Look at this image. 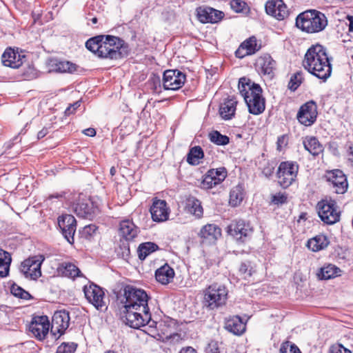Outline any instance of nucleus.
<instances>
[{
  "label": "nucleus",
  "mask_w": 353,
  "mask_h": 353,
  "mask_svg": "<svg viewBox=\"0 0 353 353\" xmlns=\"http://www.w3.org/2000/svg\"><path fill=\"white\" fill-rule=\"evenodd\" d=\"M123 305L122 319L126 325L134 329L148 325L155 327L157 323L152 319L148 307L149 296L146 292L131 285H125L117 294Z\"/></svg>",
  "instance_id": "f257e3e1"
},
{
  "label": "nucleus",
  "mask_w": 353,
  "mask_h": 353,
  "mask_svg": "<svg viewBox=\"0 0 353 353\" xmlns=\"http://www.w3.org/2000/svg\"><path fill=\"white\" fill-rule=\"evenodd\" d=\"M85 47L103 59L117 60L128 54V44L121 38L109 34H100L90 38L85 42Z\"/></svg>",
  "instance_id": "f03ea898"
},
{
  "label": "nucleus",
  "mask_w": 353,
  "mask_h": 353,
  "mask_svg": "<svg viewBox=\"0 0 353 353\" xmlns=\"http://www.w3.org/2000/svg\"><path fill=\"white\" fill-rule=\"evenodd\" d=\"M303 65L310 74L325 81L332 74V65L326 48L316 44L306 52Z\"/></svg>",
  "instance_id": "7ed1b4c3"
},
{
  "label": "nucleus",
  "mask_w": 353,
  "mask_h": 353,
  "mask_svg": "<svg viewBox=\"0 0 353 353\" xmlns=\"http://www.w3.org/2000/svg\"><path fill=\"white\" fill-rule=\"evenodd\" d=\"M238 88L250 114L258 115L263 112L265 109V101L262 96V88L259 84L242 77L239 81Z\"/></svg>",
  "instance_id": "20e7f679"
},
{
  "label": "nucleus",
  "mask_w": 353,
  "mask_h": 353,
  "mask_svg": "<svg viewBox=\"0 0 353 353\" xmlns=\"http://www.w3.org/2000/svg\"><path fill=\"white\" fill-rule=\"evenodd\" d=\"M327 25L325 15L317 10H311L299 14L296 19L298 28L308 33L319 32Z\"/></svg>",
  "instance_id": "39448f33"
},
{
  "label": "nucleus",
  "mask_w": 353,
  "mask_h": 353,
  "mask_svg": "<svg viewBox=\"0 0 353 353\" xmlns=\"http://www.w3.org/2000/svg\"><path fill=\"white\" fill-rule=\"evenodd\" d=\"M228 291L222 284L213 283L203 291V305L208 310H215L225 304Z\"/></svg>",
  "instance_id": "423d86ee"
},
{
  "label": "nucleus",
  "mask_w": 353,
  "mask_h": 353,
  "mask_svg": "<svg viewBox=\"0 0 353 353\" xmlns=\"http://www.w3.org/2000/svg\"><path fill=\"white\" fill-rule=\"evenodd\" d=\"M316 210L321 220L326 224L332 225L340 220V211L336 202L332 199H323L318 202Z\"/></svg>",
  "instance_id": "0eeeda50"
},
{
  "label": "nucleus",
  "mask_w": 353,
  "mask_h": 353,
  "mask_svg": "<svg viewBox=\"0 0 353 353\" xmlns=\"http://www.w3.org/2000/svg\"><path fill=\"white\" fill-rule=\"evenodd\" d=\"M299 165L294 161H283L276 172L278 181L283 188L289 187L296 179Z\"/></svg>",
  "instance_id": "6e6552de"
},
{
  "label": "nucleus",
  "mask_w": 353,
  "mask_h": 353,
  "mask_svg": "<svg viewBox=\"0 0 353 353\" xmlns=\"http://www.w3.org/2000/svg\"><path fill=\"white\" fill-rule=\"evenodd\" d=\"M43 261L42 255L30 256L21 263L20 272L26 279L37 280L41 276V267Z\"/></svg>",
  "instance_id": "1a4fd4ad"
},
{
  "label": "nucleus",
  "mask_w": 353,
  "mask_h": 353,
  "mask_svg": "<svg viewBox=\"0 0 353 353\" xmlns=\"http://www.w3.org/2000/svg\"><path fill=\"white\" fill-rule=\"evenodd\" d=\"M228 232L237 241L245 242L252 235L253 228L243 220L232 222L228 228Z\"/></svg>",
  "instance_id": "9d476101"
},
{
  "label": "nucleus",
  "mask_w": 353,
  "mask_h": 353,
  "mask_svg": "<svg viewBox=\"0 0 353 353\" xmlns=\"http://www.w3.org/2000/svg\"><path fill=\"white\" fill-rule=\"evenodd\" d=\"M317 115V105L315 101L311 100L300 107L296 119L301 124L310 126L316 121Z\"/></svg>",
  "instance_id": "9b49d317"
},
{
  "label": "nucleus",
  "mask_w": 353,
  "mask_h": 353,
  "mask_svg": "<svg viewBox=\"0 0 353 353\" xmlns=\"http://www.w3.org/2000/svg\"><path fill=\"white\" fill-rule=\"evenodd\" d=\"M185 74L179 70H167L163 72L162 83L165 90H176L183 86Z\"/></svg>",
  "instance_id": "f8f14e48"
},
{
  "label": "nucleus",
  "mask_w": 353,
  "mask_h": 353,
  "mask_svg": "<svg viewBox=\"0 0 353 353\" xmlns=\"http://www.w3.org/2000/svg\"><path fill=\"white\" fill-rule=\"evenodd\" d=\"M69 312L65 310H59L54 313L52 319L50 334L55 339L64 334L70 324Z\"/></svg>",
  "instance_id": "ddd939ff"
},
{
  "label": "nucleus",
  "mask_w": 353,
  "mask_h": 353,
  "mask_svg": "<svg viewBox=\"0 0 353 353\" xmlns=\"http://www.w3.org/2000/svg\"><path fill=\"white\" fill-rule=\"evenodd\" d=\"M74 210L79 217L93 219L99 212L97 205L90 199L87 198H79L74 205Z\"/></svg>",
  "instance_id": "4468645a"
},
{
  "label": "nucleus",
  "mask_w": 353,
  "mask_h": 353,
  "mask_svg": "<svg viewBox=\"0 0 353 353\" xmlns=\"http://www.w3.org/2000/svg\"><path fill=\"white\" fill-rule=\"evenodd\" d=\"M83 290L86 299L97 310H102L103 307H105V293L101 288L92 283L89 286L85 285Z\"/></svg>",
  "instance_id": "2eb2a0df"
},
{
  "label": "nucleus",
  "mask_w": 353,
  "mask_h": 353,
  "mask_svg": "<svg viewBox=\"0 0 353 353\" xmlns=\"http://www.w3.org/2000/svg\"><path fill=\"white\" fill-rule=\"evenodd\" d=\"M58 226L64 238L70 243H74L77 229V221L71 214H63L58 218Z\"/></svg>",
  "instance_id": "dca6fc26"
},
{
  "label": "nucleus",
  "mask_w": 353,
  "mask_h": 353,
  "mask_svg": "<svg viewBox=\"0 0 353 353\" xmlns=\"http://www.w3.org/2000/svg\"><path fill=\"white\" fill-rule=\"evenodd\" d=\"M50 321L47 316H34L30 323L29 330L39 340H43L49 332Z\"/></svg>",
  "instance_id": "f3484780"
},
{
  "label": "nucleus",
  "mask_w": 353,
  "mask_h": 353,
  "mask_svg": "<svg viewBox=\"0 0 353 353\" xmlns=\"http://www.w3.org/2000/svg\"><path fill=\"white\" fill-rule=\"evenodd\" d=\"M196 12L198 20L203 23H215L224 17L223 12L205 6L198 7Z\"/></svg>",
  "instance_id": "a211bd4d"
},
{
  "label": "nucleus",
  "mask_w": 353,
  "mask_h": 353,
  "mask_svg": "<svg viewBox=\"0 0 353 353\" xmlns=\"http://www.w3.org/2000/svg\"><path fill=\"white\" fill-rule=\"evenodd\" d=\"M329 181L336 194H343L347 190V181L345 175L340 170L330 171L327 175Z\"/></svg>",
  "instance_id": "6ab92c4d"
},
{
  "label": "nucleus",
  "mask_w": 353,
  "mask_h": 353,
  "mask_svg": "<svg viewBox=\"0 0 353 353\" xmlns=\"http://www.w3.org/2000/svg\"><path fill=\"white\" fill-rule=\"evenodd\" d=\"M150 212L152 220L155 222H163L168 219L169 208L167 206L166 201L164 200L154 198Z\"/></svg>",
  "instance_id": "aec40b11"
},
{
  "label": "nucleus",
  "mask_w": 353,
  "mask_h": 353,
  "mask_svg": "<svg viewBox=\"0 0 353 353\" xmlns=\"http://www.w3.org/2000/svg\"><path fill=\"white\" fill-rule=\"evenodd\" d=\"M265 11L278 20H283L288 15V10L283 0H269L265 3Z\"/></svg>",
  "instance_id": "412c9836"
},
{
  "label": "nucleus",
  "mask_w": 353,
  "mask_h": 353,
  "mask_svg": "<svg viewBox=\"0 0 353 353\" xmlns=\"http://www.w3.org/2000/svg\"><path fill=\"white\" fill-rule=\"evenodd\" d=\"M203 243L211 244L214 243L221 235V229L215 224L204 225L198 234Z\"/></svg>",
  "instance_id": "4be33fe9"
},
{
  "label": "nucleus",
  "mask_w": 353,
  "mask_h": 353,
  "mask_svg": "<svg viewBox=\"0 0 353 353\" xmlns=\"http://www.w3.org/2000/svg\"><path fill=\"white\" fill-rule=\"evenodd\" d=\"M260 49L257 46L256 39L255 37H251L244 41L235 52V56L242 59L246 56L252 55Z\"/></svg>",
  "instance_id": "5701e85b"
},
{
  "label": "nucleus",
  "mask_w": 353,
  "mask_h": 353,
  "mask_svg": "<svg viewBox=\"0 0 353 353\" xmlns=\"http://www.w3.org/2000/svg\"><path fill=\"white\" fill-rule=\"evenodd\" d=\"M1 61L3 65L12 68H19L23 64L21 55L15 52L11 48L5 50L1 56Z\"/></svg>",
  "instance_id": "b1692460"
},
{
  "label": "nucleus",
  "mask_w": 353,
  "mask_h": 353,
  "mask_svg": "<svg viewBox=\"0 0 353 353\" xmlns=\"http://www.w3.org/2000/svg\"><path fill=\"white\" fill-rule=\"evenodd\" d=\"M119 231L122 238L128 242L137 236L139 229L132 221L124 220L120 223Z\"/></svg>",
  "instance_id": "393cba45"
},
{
  "label": "nucleus",
  "mask_w": 353,
  "mask_h": 353,
  "mask_svg": "<svg viewBox=\"0 0 353 353\" xmlns=\"http://www.w3.org/2000/svg\"><path fill=\"white\" fill-rule=\"evenodd\" d=\"M256 66L262 74L271 78L274 76V71L276 69V61L270 55L265 54L257 59Z\"/></svg>",
  "instance_id": "a878e982"
},
{
  "label": "nucleus",
  "mask_w": 353,
  "mask_h": 353,
  "mask_svg": "<svg viewBox=\"0 0 353 353\" xmlns=\"http://www.w3.org/2000/svg\"><path fill=\"white\" fill-rule=\"evenodd\" d=\"M225 328L234 335H241L245 331V324L241 317L234 316L226 319Z\"/></svg>",
  "instance_id": "bb28decb"
},
{
  "label": "nucleus",
  "mask_w": 353,
  "mask_h": 353,
  "mask_svg": "<svg viewBox=\"0 0 353 353\" xmlns=\"http://www.w3.org/2000/svg\"><path fill=\"white\" fill-rule=\"evenodd\" d=\"M330 244V241L327 236L320 234L313 238L310 239L306 246L312 252H319L325 249Z\"/></svg>",
  "instance_id": "cd10ccee"
},
{
  "label": "nucleus",
  "mask_w": 353,
  "mask_h": 353,
  "mask_svg": "<svg viewBox=\"0 0 353 353\" xmlns=\"http://www.w3.org/2000/svg\"><path fill=\"white\" fill-rule=\"evenodd\" d=\"M174 276V270L168 264H165L155 272L157 281L163 285L169 283Z\"/></svg>",
  "instance_id": "c85d7f7f"
},
{
  "label": "nucleus",
  "mask_w": 353,
  "mask_h": 353,
  "mask_svg": "<svg viewBox=\"0 0 353 353\" xmlns=\"http://www.w3.org/2000/svg\"><path fill=\"white\" fill-rule=\"evenodd\" d=\"M185 209L191 214L196 218H201L203 214V209L201 202L194 196H189L186 199Z\"/></svg>",
  "instance_id": "c756f323"
},
{
  "label": "nucleus",
  "mask_w": 353,
  "mask_h": 353,
  "mask_svg": "<svg viewBox=\"0 0 353 353\" xmlns=\"http://www.w3.org/2000/svg\"><path fill=\"white\" fill-rule=\"evenodd\" d=\"M236 104L237 101L234 98L228 99L220 107L221 117L225 120L231 119L235 114Z\"/></svg>",
  "instance_id": "7c9ffc66"
},
{
  "label": "nucleus",
  "mask_w": 353,
  "mask_h": 353,
  "mask_svg": "<svg viewBox=\"0 0 353 353\" xmlns=\"http://www.w3.org/2000/svg\"><path fill=\"white\" fill-rule=\"evenodd\" d=\"M303 145L313 156L319 155L323 150L322 145L315 137H306L303 141Z\"/></svg>",
  "instance_id": "2f4dec72"
},
{
  "label": "nucleus",
  "mask_w": 353,
  "mask_h": 353,
  "mask_svg": "<svg viewBox=\"0 0 353 353\" xmlns=\"http://www.w3.org/2000/svg\"><path fill=\"white\" fill-rule=\"evenodd\" d=\"M52 70L58 72L73 73L77 70L78 66L68 61H52Z\"/></svg>",
  "instance_id": "473e14b6"
},
{
  "label": "nucleus",
  "mask_w": 353,
  "mask_h": 353,
  "mask_svg": "<svg viewBox=\"0 0 353 353\" xmlns=\"http://www.w3.org/2000/svg\"><path fill=\"white\" fill-rule=\"evenodd\" d=\"M12 258L9 252L0 248V276L6 277L9 274Z\"/></svg>",
  "instance_id": "72a5a7b5"
},
{
  "label": "nucleus",
  "mask_w": 353,
  "mask_h": 353,
  "mask_svg": "<svg viewBox=\"0 0 353 353\" xmlns=\"http://www.w3.org/2000/svg\"><path fill=\"white\" fill-rule=\"evenodd\" d=\"M157 250H159V246L153 242L141 243L137 249L139 259L143 261L149 254Z\"/></svg>",
  "instance_id": "f704fd0d"
},
{
  "label": "nucleus",
  "mask_w": 353,
  "mask_h": 353,
  "mask_svg": "<svg viewBox=\"0 0 353 353\" xmlns=\"http://www.w3.org/2000/svg\"><path fill=\"white\" fill-rule=\"evenodd\" d=\"M244 197L243 188L241 185L234 187L230 192V203L232 206H237Z\"/></svg>",
  "instance_id": "c9c22d12"
},
{
  "label": "nucleus",
  "mask_w": 353,
  "mask_h": 353,
  "mask_svg": "<svg viewBox=\"0 0 353 353\" xmlns=\"http://www.w3.org/2000/svg\"><path fill=\"white\" fill-rule=\"evenodd\" d=\"M204 157L203 151L200 146L192 148L187 156V161L189 164L196 165L200 162V159Z\"/></svg>",
  "instance_id": "e433bc0d"
},
{
  "label": "nucleus",
  "mask_w": 353,
  "mask_h": 353,
  "mask_svg": "<svg viewBox=\"0 0 353 353\" xmlns=\"http://www.w3.org/2000/svg\"><path fill=\"white\" fill-rule=\"evenodd\" d=\"M59 269L64 276L70 278L79 276V274L81 273L79 269L71 263L63 262L60 265Z\"/></svg>",
  "instance_id": "4c0bfd02"
},
{
  "label": "nucleus",
  "mask_w": 353,
  "mask_h": 353,
  "mask_svg": "<svg viewBox=\"0 0 353 353\" xmlns=\"http://www.w3.org/2000/svg\"><path fill=\"white\" fill-rule=\"evenodd\" d=\"M341 270L336 265L329 264L321 268V272L319 276L321 279H330L339 275Z\"/></svg>",
  "instance_id": "58836bf2"
},
{
  "label": "nucleus",
  "mask_w": 353,
  "mask_h": 353,
  "mask_svg": "<svg viewBox=\"0 0 353 353\" xmlns=\"http://www.w3.org/2000/svg\"><path fill=\"white\" fill-rule=\"evenodd\" d=\"M208 137L211 142L218 145H225L230 142V138L228 136L221 134L217 130L209 133Z\"/></svg>",
  "instance_id": "ea45409f"
},
{
  "label": "nucleus",
  "mask_w": 353,
  "mask_h": 353,
  "mask_svg": "<svg viewBox=\"0 0 353 353\" xmlns=\"http://www.w3.org/2000/svg\"><path fill=\"white\" fill-rule=\"evenodd\" d=\"M208 171V172L205 174L203 181L201 183V188L203 189H211L213 187H215L217 185H219L222 181H218V177L212 175Z\"/></svg>",
  "instance_id": "a19ab883"
},
{
  "label": "nucleus",
  "mask_w": 353,
  "mask_h": 353,
  "mask_svg": "<svg viewBox=\"0 0 353 353\" xmlns=\"http://www.w3.org/2000/svg\"><path fill=\"white\" fill-rule=\"evenodd\" d=\"M10 292L14 296L24 299L30 300L33 299L32 296L26 290L19 286L16 283H13L10 287Z\"/></svg>",
  "instance_id": "79ce46f5"
},
{
  "label": "nucleus",
  "mask_w": 353,
  "mask_h": 353,
  "mask_svg": "<svg viewBox=\"0 0 353 353\" xmlns=\"http://www.w3.org/2000/svg\"><path fill=\"white\" fill-rule=\"evenodd\" d=\"M303 73L301 71H298L294 73L290 78L288 83V88L292 91H295L302 83L303 80Z\"/></svg>",
  "instance_id": "37998d69"
},
{
  "label": "nucleus",
  "mask_w": 353,
  "mask_h": 353,
  "mask_svg": "<svg viewBox=\"0 0 353 353\" xmlns=\"http://www.w3.org/2000/svg\"><path fill=\"white\" fill-rule=\"evenodd\" d=\"M97 227L94 224L85 225L79 231L80 236L85 240H91L95 235Z\"/></svg>",
  "instance_id": "c03bdc74"
},
{
  "label": "nucleus",
  "mask_w": 353,
  "mask_h": 353,
  "mask_svg": "<svg viewBox=\"0 0 353 353\" xmlns=\"http://www.w3.org/2000/svg\"><path fill=\"white\" fill-rule=\"evenodd\" d=\"M151 88L154 92L159 93L161 91V80L159 75L152 74L148 80Z\"/></svg>",
  "instance_id": "a18cd8bd"
},
{
  "label": "nucleus",
  "mask_w": 353,
  "mask_h": 353,
  "mask_svg": "<svg viewBox=\"0 0 353 353\" xmlns=\"http://www.w3.org/2000/svg\"><path fill=\"white\" fill-rule=\"evenodd\" d=\"M299 351L300 350L295 344L290 341H285L281 344L279 353H294Z\"/></svg>",
  "instance_id": "49530a36"
},
{
  "label": "nucleus",
  "mask_w": 353,
  "mask_h": 353,
  "mask_svg": "<svg viewBox=\"0 0 353 353\" xmlns=\"http://www.w3.org/2000/svg\"><path fill=\"white\" fill-rule=\"evenodd\" d=\"M77 345L74 343H63L58 347L57 353H74Z\"/></svg>",
  "instance_id": "de8ad7c7"
},
{
  "label": "nucleus",
  "mask_w": 353,
  "mask_h": 353,
  "mask_svg": "<svg viewBox=\"0 0 353 353\" xmlns=\"http://www.w3.org/2000/svg\"><path fill=\"white\" fill-rule=\"evenodd\" d=\"M208 172L211 174L210 176L214 175L217 176L218 181H223L227 176V170L224 167L216 169H210Z\"/></svg>",
  "instance_id": "09e8293b"
},
{
  "label": "nucleus",
  "mask_w": 353,
  "mask_h": 353,
  "mask_svg": "<svg viewBox=\"0 0 353 353\" xmlns=\"http://www.w3.org/2000/svg\"><path fill=\"white\" fill-rule=\"evenodd\" d=\"M245 6V2L242 0H232L230 1L231 8L236 12H243Z\"/></svg>",
  "instance_id": "8fccbe9b"
},
{
  "label": "nucleus",
  "mask_w": 353,
  "mask_h": 353,
  "mask_svg": "<svg viewBox=\"0 0 353 353\" xmlns=\"http://www.w3.org/2000/svg\"><path fill=\"white\" fill-rule=\"evenodd\" d=\"M287 196L283 193H278L272 196V202L275 205H280L286 203Z\"/></svg>",
  "instance_id": "3c124183"
},
{
  "label": "nucleus",
  "mask_w": 353,
  "mask_h": 353,
  "mask_svg": "<svg viewBox=\"0 0 353 353\" xmlns=\"http://www.w3.org/2000/svg\"><path fill=\"white\" fill-rule=\"evenodd\" d=\"M330 353H352V352L342 345L339 344L332 345L330 349Z\"/></svg>",
  "instance_id": "603ef678"
},
{
  "label": "nucleus",
  "mask_w": 353,
  "mask_h": 353,
  "mask_svg": "<svg viewBox=\"0 0 353 353\" xmlns=\"http://www.w3.org/2000/svg\"><path fill=\"white\" fill-rule=\"evenodd\" d=\"M277 149L281 150L283 145H286L288 143V137L286 135H282L278 137L277 139Z\"/></svg>",
  "instance_id": "864d4df0"
},
{
  "label": "nucleus",
  "mask_w": 353,
  "mask_h": 353,
  "mask_svg": "<svg viewBox=\"0 0 353 353\" xmlns=\"http://www.w3.org/2000/svg\"><path fill=\"white\" fill-rule=\"evenodd\" d=\"M120 249L122 250V256L123 257H128L130 254V248L128 243L126 242H122V244L120 245Z\"/></svg>",
  "instance_id": "5fc2aeb1"
},
{
  "label": "nucleus",
  "mask_w": 353,
  "mask_h": 353,
  "mask_svg": "<svg viewBox=\"0 0 353 353\" xmlns=\"http://www.w3.org/2000/svg\"><path fill=\"white\" fill-rule=\"evenodd\" d=\"M83 133L89 137H94L96 135V130L92 128H89L84 130Z\"/></svg>",
  "instance_id": "6e6d98bb"
},
{
  "label": "nucleus",
  "mask_w": 353,
  "mask_h": 353,
  "mask_svg": "<svg viewBox=\"0 0 353 353\" xmlns=\"http://www.w3.org/2000/svg\"><path fill=\"white\" fill-rule=\"evenodd\" d=\"M48 133V130L46 128H43L41 130H40L37 134V139H41L46 136Z\"/></svg>",
  "instance_id": "4d7b16f0"
},
{
  "label": "nucleus",
  "mask_w": 353,
  "mask_h": 353,
  "mask_svg": "<svg viewBox=\"0 0 353 353\" xmlns=\"http://www.w3.org/2000/svg\"><path fill=\"white\" fill-rule=\"evenodd\" d=\"M179 353H196V350L192 347H183Z\"/></svg>",
  "instance_id": "13d9d810"
},
{
  "label": "nucleus",
  "mask_w": 353,
  "mask_h": 353,
  "mask_svg": "<svg viewBox=\"0 0 353 353\" xmlns=\"http://www.w3.org/2000/svg\"><path fill=\"white\" fill-rule=\"evenodd\" d=\"M274 172V168L267 167L263 169V173L267 176H270Z\"/></svg>",
  "instance_id": "bf43d9fd"
},
{
  "label": "nucleus",
  "mask_w": 353,
  "mask_h": 353,
  "mask_svg": "<svg viewBox=\"0 0 353 353\" xmlns=\"http://www.w3.org/2000/svg\"><path fill=\"white\" fill-rule=\"evenodd\" d=\"M248 265L245 263H242L239 267V272L241 274H246L248 270Z\"/></svg>",
  "instance_id": "052dcab7"
},
{
  "label": "nucleus",
  "mask_w": 353,
  "mask_h": 353,
  "mask_svg": "<svg viewBox=\"0 0 353 353\" xmlns=\"http://www.w3.org/2000/svg\"><path fill=\"white\" fill-rule=\"evenodd\" d=\"M347 19L349 21V32H353V17L348 15Z\"/></svg>",
  "instance_id": "680f3d73"
},
{
  "label": "nucleus",
  "mask_w": 353,
  "mask_h": 353,
  "mask_svg": "<svg viewBox=\"0 0 353 353\" xmlns=\"http://www.w3.org/2000/svg\"><path fill=\"white\" fill-rule=\"evenodd\" d=\"M63 196V194H59V193H55V194H50L49 196H48V199H52L54 198H56V199H59V198H61Z\"/></svg>",
  "instance_id": "e2e57ef3"
},
{
  "label": "nucleus",
  "mask_w": 353,
  "mask_h": 353,
  "mask_svg": "<svg viewBox=\"0 0 353 353\" xmlns=\"http://www.w3.org/2000/svg\"><path fill=\"white\" fill-rule=\"evenodd\" d=\"M74 111H75V110H74L71 108V106L70 105L69 107H68V108H66V110H65V114L66 115L69 116V115H70V114H73Z\"/></svg>",
  "instance_id": "0e129e2a"
},
{
  "label": "nucleus",
  "mask_w": 353,
  "mask_h": 353,
  "mask_svg": "<svg viewBox=\"0 0 353 353\" xmlns=\"http://www.w3.org/2000/svg\"><path fill=\"white\" fill-rule=\"evenodd\" d=\"M80 105H81V101H77L74 102L73 104H71L70 106L74 110H75L80 106Z\"/></svg>",
  "instance_id": "69168bd1"
},
{
  "label": "nucleus",
  "mask_w": 353,
  "mask_h": 353,
  "mask_svg": "<svg viewBox=\"0 0 353 353\" xmlns=\"http://www.w3.org/2000/svg\"><path fill=\"white\" fill-rule=\"evenodd\" d=\"M110 174H111L112 176L115 175V174H116V172H117V170H116V168H115L114 167H112V168H110Z\"/></svg>",
  "instance_id": "338daca9"
},
{
  "label": "nucleus",
  "mask_w": 353,
  "mask_h": 353,
  "mask_svg": "<svg viewBox=\"0 0 353 353\" xmlns=\"http://www.w3.org/2000/svg\"><path fill=\"white\" fill-rule=\"evenodd\" d=\"M347 152L349 154H351L353 156V145H350L347 149Z\"/></svg>",
  "instance_id": "774afa93"
}]
</instances>
